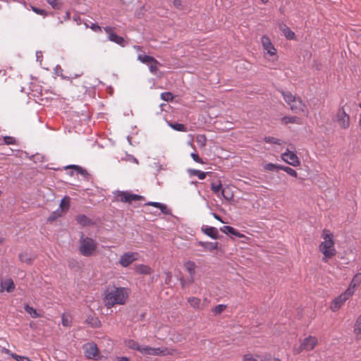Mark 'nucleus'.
<instances>
[{
    "label": "nucleus",
    "instance_id": "obj_24",
    "mask_svg": "<svg viewBox=\"0 0 361 361\" xmlns=\"http://www.w3.org/2000/svg\"><path fill=\"white\" fill-rule=\"evenodd\" d=\"M135 271L140 274L149 275L152 273L151 267L145 264H137L135 267Z\"/></svg>",
    "mask_w": 361,
    "mask_h": 361
},
{
    "label": "nucleus",
    "instance_id": "obj_27",
    "mask_svg": "<svg viewBox=\"0 0 361 361\" xmlns=\"http://www.w3.org/2000/svg\"><path fill=\"white\" fill-rule=\"evenodd\" d=\"M353 334L356 339H361V319L358 317L354 325Z\"/></svg>",
    "mask_w": 361,
    "mask_h": 361
},
{
    "label": "nucleus",
    "instance_id": "obj_58",
    "mask_svg": "<svg viewBox=\"0 0 361 361\" xmlns=\"http://www.w3.org/2000/svg\"><path fill=\"white\" fill-rule=\"evenodd\" d=\"M36 56H37V60H39V58L42 57V53L41 51H37Z\"/></svg>",
    "mask_w": 361,
    "mask_h": 361
},
{
    "label": "nucleus",
    "instance_id": "obj_1",
    "mask_svg": "<svg viewBox=\"0 0 361 361\" xmlns=\"http://www.w3.org/2000/svg\"><path fill=\"white\" fill-rule=\"evenodd\" d=\"M129 296V290L124 287H109L104 293V302L107 308L115 305L126 304Z\"/></svg>",
    "mask_w": 361,
    "mask_h": 361
},
{
    "label": "nucleus",
    "instance_id": "obj_55",
    "mask_svg": "<svg viewBox=\"0 0 361 361\" xmlns=\"http://www.w3.org/2000/svg\"><path fill=\"white\" fill-rule=\"evenodd\" d=\"M202 302H204V309L210 303V300L208 298H205L203 300H202Z\"/></svg>",
    "mask_w": 361,
    "mask_h": 361
},
{
    "label": "nucleus",
    "instance_id": "obj_51",
    "mask_svg": "<svg viewBox=\"0 0 361 361\" xmlns=\"http://www.w3.org/2000/svg\"><path fill=\"white\" fill-rule=\"evenodd\" d=\"M190 156L195 162H197V163H200L202 164H204L203 160L199 157V155L193 152L190 154Z\"/></svg>",
    "mask_w": 361,
    "mask_h": 361
},
{
    "label": "nucleus",
    "instance_id": "obj_36",
    "mask_svg": "<svg viewBox=\"0 0 361 361\" xmlns=\"http://www.w3.org/2000/svg\"><path fill=\"white\" fill-rule=\"evenodd\" d=\"M70 206V198L68 197H63L60 203V209L61 212L68 210Z\"/></svg>",
    "mask_w": 361,
    "mask_h": 361
},
{
    "label": "nucleus",
    "instance_id": "obj_32",
    "mask_svg": "<svg viewBox=\"0 0 361 361\" xmlns=\"http://www.w3.org/2000/svg\"><path fill=\"white\" fill-rule=\"evenodd\" d=\"M189 173L192 176H196L198 177L200 180H203L206 178L207 173L206 172L201 171L197 169H190L188 171Z\"/></svg>",
    "mask_w": 361,
    "mask_h": 361
},
{
    "label": "nucleus",
    "instance_id": "obj_28",
    "mask_svg": "<svg viewBox=\"0 0 361 361\" xmlns=\"http://www.w3.org/2000/svg\"><path fill=\"white\" fill-rule=\"evenodd\" d=\"M282 121L285 124H288V123L300 124L301 123L300 118L297 116H284L282 118Z\"/></svg>",
    "mask_w": 361,
    "mask_h": 361
},
{
    "label": "nucleus",
    "instance_id": "obj_60",
    "mask_svg": "<svg viewBox=\"0 0 361 361\" xmlns=\"http://www.w3.org/2000/svg\"><path fill=\"white\" fill-rule=\"evenodd\" d=\"M6 71L5 70H0V73H2L4 75H6Z\"/></svg>",
    "mask_w": 361,
    "mask_h": 361
},
{
    "label": "nucleus",
    "instance_id": "obj_53",
    "mask_svg": "<svg viewBox=\"0 0 361 361\" xmlns=\"http://www.w3.org/2000/svg\"><path fill=\"white\" fill-rule=\"evenodd\" d=\"M71 167L75 169V170H77L78 172L80 173L82 175H85V174L87 173L85 170L82 169L81 167H80L78 166L73 165V166H71Z\"/></svg>",
    "mask_w": 361,
    "mask_h": 361
},
{
    "label": "nucleus",
    "instance_id": "obj_63",
    "mask_svg": "<svg viewBox=\"0 0 361 361\" xmlns=\"http://www.w3.org/2000/svg\"><path fill=\"white\" fill-rule=\"evenodd\" d=\"M1 195V191H0V196Z\"/></svg>",
    "mask_w": 361,
    "mask_h": 361
},
{
    "label": "nucleus",
    "instance_id": "obj_57",
    "mask_svg": "<svg viewBox=\"0 0 361 361\" xmlns=\"http://www.w3.org/2000/svg\"><path fill=\"white\" fill-rule=\"evenodd\" d=\"M214 217L216 219H217L218 221H221V222H222V223H224V222L222 221L221 218L219 215H217V214H214Z\"/></svg>",
    "mask_w": 361,
    "mask_h": 361
},
{
    "label": "nucleus",
    "instance_id": "obj_59",
    "mask_svg": "<svg viewBox=\"0 0 361 361\" xmlns=\"http://www.w3.org/2000/svg\"><path fill=\"white\" fill-rule=\"evenodd\" d=\"M166 275L168 276L169 280L170 281L171 280V273L170 272H167Z\"/></svg>",
    "mask_w": 361,
    "mask_h": 361
},
{
    "label": "nucleus",
    "instance_id": "obj_39",
    "mask_svg": "<svg viewBox=\"0 0 361 361\" xmlns=\"http://www.w3.org/2000/svg\"><path fill=\"white\" fill-rule=\"evenodd\" d=\"M264 140L267 143L276 144L279 145H282L283 142L282 140L271 136L265 137Z\"/></svg>",
    "mask_w": 361,
    "mask_h": 361
},
{
    "label": "nucleus",
    "instance_id": "obj_18",
    "mask_svg": "<svg viewBox=\"0 0 361 361\" xmlns=\"http://www.w3.org/2000/svg\"><path fill=\"white\" fill-rule=\"evenodd\" d=\"M123 343L126 348H128L130 350H137L142 354V349L144 348L145 345H140L137 341L131 338H127L124 340Z\"/></svg>",
    "mask_w": 361,
    "mask_h": 361
},
{
    "label": "nucleus",
    "instance_id": "obj_21",
    "mask_svg": "<svg viewBox=\"0 0 361 361\" xmlns=\"http://www.w3.org/2000/svg\"><path fill=\"white\" fill-rule=\"evenodd\" d=\"M15 289V284L11 279H7L1 283L0 292L6 290L8 293L13 292Z\"/></svg>",
    "mask_w": 361,
    "mask_h": 361
},
{
    "label": "nucleus",
    "instance_id": "obj_5",
    "mask_svg": "<svg viewBox=\"0 0 361 361\" xmlns=\"http://www.w3.org/2000/svg\"><path fill=\"white\" fill-rule=\"evenodd\" d=\"M261 43L264 50V57L272 61L278 60L277 50L267 35L261 37Z\"/></svg>",
    "mask_w": 361,
    "mask_h": 361
},
{
    "label": "nucleus",
    "instance_id": "obj_29",
    "mask_svg": "<svg viewBox=\"0 0 361 361\" xmlns=\"http://www.w3.org/2000/svg\"><path fill=\"white\" fill-rule=\"evenodd\" d=\"M76 221L79 224L83 226H88L91 224V220L84 214L77 216Z\"/></svg>",
    "mask_w": 361,
    "mask_h": 361
},
{
    "label": "nucleus",
    "instance_id": "obj_7",
    "mask_svg": "<svg viewBox=\"0 0 361 361\" xmlns=\"http://www.w3.org/2000/svg\"><path fill=\"white\" fill-rule=\"evenodd\" d=\"M142 350V355L152 356L173 355L176 351L174 349L172 348H152L149 345H145Z\"/></svg>",
    "mask_w": 361,
    "mask_h": 361
},
{
    "label": "nucleus",
    "instance_id": "obj_61",
    "mask_svg": "<svg viewBox=\"0 0 361 361\" xmlns=\"http://www.w3.org/2000/svg\"><path fill=\"white\" fill-rule=\"evenodd\" d=\"M263 4H267L269 0H260Z\"/></svg>",
    "mask_w": 361,
    "mask_h": 361
},
{
    "label": "nucleus",
    "instance_id": "obj_23",
    "mask_svg": "<svg viewBox=\"0 0 361 361\" xmlns=\"http://www.w3.org/2000/svg\"><path fill=\"white\" fill-rule=\"evenodd\" d=\"M220 230L226 234L230 233V234H232L238 238H244L245 237L244 234L240 233L237 230H235L234 228H233L230 226H224L221 227Z\"/></svg>",
    "mask_w": 361,
    "mask_h": 361
},
{
    "label": "nucleus",
    "instance_id": "obj_43",
    "mask_svg": "<svg viewBox=\"0 0 361 361\" xmlns=\"http://www.w3.org/2000/svg\"><path fill=\"white\" fill-rule=\"evenodd\" d=\"M222 189H223L222 184H221V181H219L218 184L212 183L211 185V190L215 194H217L218 192H219V191L221 190Z\"/></svg>",
    "mask_w": 361,
    "mask_h": 361
},
{
    "label": "nucleus",
    "instance_id": "obj_56",
    "mask_svg": "<svg viewBox=\"0 0 361 361\" xmlns=\"http://www.w3.org/2000/svg\"><path fill=\"white\" fill-rule=\"evenodd\" d=\"M118 361H130V360L127 357H118Z\"/></svg>",
    "mask_w": 361,
    "mask_h": 361
},
{
    "label": "nucleus",
    "instance_id": "obj_9",
    "mask_svg": "<svg viewBox=\"0 0 361 361\" xmlns=\"http://www.w3.org/2000/svg\"><path fill=\"white\" fill-rule=\"evenodd\" d=\"M137 59L147 65L150 72L153 74H156L159 71V67L161 66V63L156 59L148 55L140 54L137 56Z\"/></svg>",
    "mask_w": 361,
    "mask_h": 361
},
{
    "label": "nucleus",
    "instance_id": "obj_11",
    "mask_svg": "<svg viewBox=\"0 0 361 361\" xmlns=\"http://www.w3.org/2000/svg\"><path fill=\"white\" fill-rule=\"evenodd\" d=\"M335 121L342 129H347L350 127V116L345 111L343 107L338 109L335 117Z\"/></svg>",
    "mask_w": 361,
    "mask_h": 361
},
{
    "label": "nucleus",
    "instance_id": "obj_26",
    "mask_svg": "<svg viewBox=\"0 0 361 361\" xmlns=\"http://www.w3.org/2000/svg\"><path fill=\"white\" fill-rule=\"evenodd\" d=\"M198 245L204 248V250L212 251L218 248L219 243L217 242H202L199 241Z\"/></svg>",
    "mask_w": 361,
    "mask_h": 361
},
{
    "label": "nucleus",
    "instance_id": "obj_13",
    "mask_svg": "<svg viewBox=\"0 0 361 361\" xmlns=\"http://www.w3.org/2000/svg\"><path fill=\"white\" fill-rule=\"evenodd\" d=\"M281 159L286 163L293 166H298L300 165V159L298 157L294 152L289 150L288 149L281 154Z\"/></svg>",
    "mask_w": 361,
    "mask_h": 361
},
{
    "label": "nucleus",
    "instance_id": "obj_42",
    "mask_svg": "<svg viewBox=\"0 0 361 361\" xmlns=\"http://www.w3.org/2000/svg\"><path fill=\"white\" fill-rule=\"evenodd\" d=\"M47 1L54 9H60L62 6L60 0H47Z\"/></svg>",
    "mask_w": 361,
    "mask_h": 361
},
{
    "label": "nucleus",
    "instance_id": "obj_15",
    "mask_svg": "<svg viewBox=\"0 0 361 361\" xmlns=\"http://www.w3.org/2000/svg\"><path fill=\"white\" fill-rule=\"evenodd\" d=\"M84 353L87 359L97 360L99 358V350L94 343H87L84 345Z\"/></svg>",
    "mask_w": 361,
    "mask_h": 361
},
{
    "label": "nucleus",
    "instance_id": "obj_45",
    "mask_svg": "<svg viewBox=\"0 0 361 361\" xmlns=\"http://www.w3.org/2000/svg\"><path fill=\"white\" fill-rule=\"evenodd\" d=\"M62 324L63 326H70L71 324V319L68 315L63 314L62 315Z\"/></svg>",
    "mask_w": 361,
    "mask_h": 361
},
{
    "label": "nucleus",
    "instance_id": "obj_20",
    "mask_svg": "<svg viewBox=\"0 0 361 361\" xmlns=\"http://www.w3.org/2000/svg\"><path fill=\"white\" fill-rule=\"evenodd\" d=\"M361 283V273L356 274L354 277L353 278L349 287L347 288L346 290H350L352 293V295L355 293V288L357 286H359Z\"/></svg>",
    "mask_w": 361,
    "mask_h": 361
},
{
    "label": "nucleus",
    "instance_id": "obj_19",
    "mask_svg": "<svg viewBox=\"0 0 361 361\" xmlns=\"http://www.w3.org/2000/svg\"><path fill=\"white\" fill-rule=\"evenodd\" d=\"M242 361H265V355L247 352L243 355Z\"/></svg>",
    "mask_w": 361,
    "mask_h": 361
},
{
    "label": "nucleus",
    "instance_id": "obj_17",
    "mask_svg": "<svg viewBox=\"0 0 361 361\" xmlns=\"http://www.w3.org/2000/svg\"><path fill=\"white\" fill-rule=\"evenodd\" d=\"M104 31L109 35L108 39L119 45H123L124 43V39L122 37L117 35L114 32V29L111 27H105Z\"/></svg>",
    "mask_w": 361,
    "mask_h": 361
},
{
    "label": "nucleus",
    "instance_id": "obj_12",
    "mask_svg": "<svg viewBox=\"0 0 361 361\" xmlns=\"http://www.w3.org/2000/svg\"><path fill=\"white\" fill-rule=\"evenodd\" d=\"M116 197L122 202L131 203L132 202L143 200L145 198L141 195L132 194L128 192L119 191L117 192Z\"/></svg>",
    "mask_w": 361,
    "mask_h": 361
},
{
    "label": "nucleus",
    "instance_id": "obj_22",
    "mask_svg": "<svg viewBox=\"0 0 361 361\" xmlns=\"http://www.w3.org/2000/svg\"><path fill=\"white\" fill-rule=\"evenodd\" d=\"M279 29L288 39H294L295 38V33L286 25L281 24Z\"/></svg>",
    "mask_w": 361,
    "mask_h": 361
},
{
    "label": "nucleus",
    "instance_id": "obj_47",
    "mask_svg": "<svg viewBox=\"0 0 361 361\" xmlns=\"http://www.w3.org/2000/svg\"><path fill=\"white\" fill-rule=\"evenodd\" d=\"M11 357L17 360V361H32L29 357H24V356H21V355H18L17 354H15V353H12L11 354Z\"/></svg>",
    "mask_w": 361,
    "mask_h": 361
},
{
    "label": "nucleus",
    "instance_id": "obj_40",
    "mask_svg": "<svg viewBox=\"0 0 361 361\" xmlns=\"http://www.w3.org/2000/svg\"><path fill=\"white\" fill-rule=\"evenodd\" d=\"M196 142L200 147H204L207 144V137L205 135H198L196 137Z\"/></svg>",
    "mask_w": 361,
    "mask_h": 361
},
{
    "label": "nucleus",
    "instance_id": "obj_35",
    "mask_svg": "<svg viewBox=\"0 0 361 361\" xmlns=\"http://www.w3.org/2000/svg\"><path fill=\"white\" fill-rule=\"evenodd\" d=\"M226 308H227L226 305L221 304V305L214 306L212 309V312H213V314L214 315H219V314H221L224 311H225Z\"/></svg>",
    "mask_w": 361,
    "mask_h": 361
},
{
    "label": "nucleus",
    "instance_id": "obj_10",
    "mask_svg": "<svg viewBox=\"0 0 361 361\" xmlns=\"http://www.w3.org/2000/svg\"><path fill=\"white\" fill-rule=\"evenodd\" d=\"M352 296V293L350 290H345L339 296L336 297L332 300L330 305V309L332 312L338 311L345 302L350 297Z\"/></svg>",
    "mask_w": 361,
    "mask_h": 361
},
{
    "label": "nucleus",
    "instance_id": "obj_50",
    "mask_svg": "<svg viewBox=\"0 0 361 361\" xmlns=\"http://www.w3.org/2000/svg\"><path fill=\"white\" fill-rule=\"evenodd\" d=\"M61 215V212H59V211L53 212L48 218V220L50 221H53L55 219H56L59 216Z\"/></svg>",
    "mask_w": 361,
    "mask_h": 361
},
{
    "label": "nucleus",
    "instance_id": "obj_37",
    "mask_svg": "<svg viewBox=\"0 0 361 361\" xmlns=\"http://www.w3.org/2000/svg\"><path fill=\"white\" fill-rule=\"evenodd\" d=\"M280 170L286 172L288 175H290L292 177L297 178L298 176V173L296 172V171L289 166L281 165L280 167Z\"/></svg>",
    "mask_w": 361,
    "mask_h": 361
},
{
    "label": "nucleus",
    "instance_id": "obj_64",
    "mask_svg": "<svg viewBox=\"0 0 361 361\" xmlns=\"http://www.w3.org/2000/svg\"><path fill=\"white\" fill-rule=\"evenodd\" d=\"M360 106L361 107V104H360Z\"/></svg>",
    "mask_w": 361,
    "mask_h": 361
},
{
    "label": "nucleus",
    "instance_id": "obj_52",
    "mask_svg": "<svg viewBox=\"0 0 361 361\" xmlns=\"http://www.w3.org/2000/svg\"><path fill=\"white\" fill-rule=\"evenodd\" d=\"M88 322L91 324V325L94 327H97L100 324V322L97 318H91V319H90Z\"/></svg>",
    "mask_w": 361,
    "mask_h": 361
},
{
    "label": "nucleus",
    "instance_id": "obj_14",
    "mask_svg": "<svg viewBox=\"0 0 361 361\" xmlns=\"http://www.w3.org/2000/svg\"><path fill=\"white\" fill-rule=\"evenodd\" d=\"M139 254L135 252H126L119 259V264L123 267H127L133 262L137 260Z\"/></svg>",
    "mask_w": 361,
    "mask_h": 361
},
{
    "label": "nucleus",
    "instance_id": "obj_31",
    "mask_svg": "<svg viewBox=\"0 0 361 361\" xmlns=\"http://www.w3.org/2000/svg\"><path fill=\"white\" fill-rule=\"evenodd\" d=\"M281 166V165H277L272 163H267L263 165V168L265 171H277L280 170Z\"/></svg>",
    "mask_w": 361,
    "mask_h": 361
},
{
    "label": "nucleus",
    "instance_id": "obj_49",
    "mask_svg": "<svg viewBox=\"0 0 361 361\" xmlns=\"http://www.w3.org/2000/svg\"><path fill=\"white\" fill-rule=\"evenodd\" d=\"M31 8L35 13L41 16H47V13L43 9L38 8L37 7L31 6Z\"/></svg>",
    "mask_w": 361,
    "mask_h": 361
},
{
    "label": "nucleus",
    "instance_id": "obj_4",
    "mask_svg": "<svg viewBox=\"0 0 361 361\" xmlns=\"http://www.w3.org/2000/svg\"><path fill=\"white\" fill-rule=\"evenodd\" d=\"M283 99L290 106V109L296 113H303L307 111V106L299 97H296L288 91H281Z\"/></svg>",
    "mask_w": 361,
    "mask_h": 361
},
{
    "label": "nucleus",
    "instance_id": "obj_33",
    "mask_svg": "<svg viewBox=\"0 0 361 361\" xmlns=\"http://www.w3.org/2000/svg\"><path fill=\"white\" fill-rule=\"evenodd\" d=\"M25 310L27 312L32 318H39L41 317L40 314H39L35 309L32 307H30L28 305L25 306Z\"/></svg>",
    "mask_w": 361,
    "mask_h": 361
},
{
    "label": "nucleus",
    "instance_id": "obj_25",
    "mask_svg": "<svg viewBox=\"0 0 361 361\" xmlns=\"http://www.w3.org/2000/svg\"><path fill=\"white\" fill-rule=\"evenodd\" d=\"M203 233L213 239L219 238V231L215 227L207 226L202 228Z\"/></svg>",
    "mask_w": 361,
    "mask_h": 361
},
{
    "label": "nucleus",
    "instance_id": "obj_41",
    "mask_svg": "<svg viewBox=\"0 0 361 361\" xmlns=\"http://www.w3.org/2000/svg\"><path fill=\"white\" fill-rule=\"evenodd\" d=\"M19 259L23 262L31 264L33 260V258L30 257L27 253H20L19 255Z\"/></svg>",
    "mask_w": 361,
    "mask_h": 361
},
{
    "label": "nucleus",
    "instance_id": "obj_30",
    "mask_svg": "<svg viewBox=\"0 0 361 361\" xmlns=\"http://www.w3.org/2000/svg\"><path fill=\"white\" fill-rule=\"evenodd\" d=\"M221 195L227 201L231 200L233 197V192L229 187H225L221 190Z\"/></svg>",
    "mask_w": 361,
    "mask_h": 361
},
{
    "label": "nucleus",
    "instance_id": "obj_8",
    "mask_svg": "<svg viewBox=\"0 0 361 361\" xmlns=\"http://www.w3.org/2000/svg\"><path fill=\"white\" fill-rule=\"evenodd\" d=\"M184 267L185 270L189 273L190 276L187 280H184L183 279H180L182 288H185V286L192 284L195 281V270L197 266L194 262L188 260L184 263Z\"/></svg>",
    "mask_w": 361,
    "mask_h": 361
},
{
    "label": "nucleus",
    "instance_id": "obj_2",
    "mask_svg": "<svg viewBox=\"0 0 361 361\" xmlns=\"http://www.w3.org/2000/svg\"><path fill=\"white\" fill-rule=\"evenodd\" d=\"M321 237L322 241L319 245V250L323 255L322 262L326 263L330 259L334 257L337 252L334 235L329 230L325 228L322 231Z\"/></svg>",
    "mask_w": 361,
    "mask_h": 361
},
{
    "label": "nucleus",
    "instance_id": "obj_34",
    "mask_svg": "<svg viewBox=\"0 0 361 361\" xmlns=\"http://www.w3.org/2000/svg\"><path fill=\"white\" fill-rule=\"evenodd\" d=\"M147 204L152 205L153 207L160 209L161 212L164 214H169V209L165 204H163L159 202H148Z\"/></svg>",
    "mask_w": 361,
    "mask_h": 361
},
{
    "label": "nucleus",
    "instance_id": "obj_38",
    "mask_svg": "<svg viewBox=\"0 0 361 361\" xmlns=\"http://www.w3.org/2000/svg\"><path fill=\"white\" fill-rule=\"evenodd\" d=\"M169 126L173 130H177V131H180V132H186L187 131V128L183 124H181V123H169Z\"/></svg>",
    "mask_w": 361,
    "mask_h": 361
},
{
    "label": "nucleus",
    "instance_id": "obj_46",
    "mask_svg": "<svg viewBox=\"0 0 361 361\" xmlns=\"http://www.w3.org/2000/svg\"><path fill=\"white\" fill-rule=\"evenodd\" d=\"M173 4L178 10L181 11L184 9L183 0H173Z\"/></svg>",
    "mask_w": 361,
    "mask_h": 361
},
{
    "label": "nucleus",
    "instance_id": "obj_62",
    "mask_svg": "<svg viewBox=\"0 0 361 361\" xmlns=\"http://www.w3.org/2000/svg\"><path fill=\"white\" fill-rule=\"evenodd\" d=\"M134 161H135V163H137V164L138 163V161H137V160L136 159H134Z\"/></svg>",
    "mask_w": 361,
    "mask_h": 361
},
{
    "label": "nucleus",
    "instance_id": "obj_16",
    "mask_svg": "<svg viewBox=\"0 0 361 361\" xmlns=\"http://www.w3.org/2000/svg\"><path fill=\"white\" fill-rule=\"evenodd\" d=\"M187 302L190 307L196 311H202L204 310V302L202 299L195 296H189L186 298Z\"/></svg>",
    "mask_w": 361,
    "mask_h": 361
},
{
    "label": "nucleus",
    "instance_id": "obj_54",
    "mask_svg": "<svg viewBox=\"0 0 361 361\" xmlns=\"http://www.w3.org/2000/svg\"><path fill=\"white\" fill-rule=\"evenodd\" d=\"M90 27L94 32H102V27L97 24H92Z\"/></svg>",
    "mask_w": 361,
    "mask_h": 361
},
{
    "label": "nucleus",
    "instance_id": "obj_48",
    "mask_svg": "<svg viewBox=\"0 0 361 361\" xmlns=\"http://www.w3.org/2000/svg\"><path fill=\"white\" fill-rule=\"evenodd\" d=\"M4 141L6 145H15L16 139L11 136H4Z\"/></svg>",
    "mask_w": 361,
    "mask_h": 361
},
{
    "label": "nucleus",
    "instance_id": "obj_44",
    "mask_svg": "<svg viewBox=\"0 0 361 361\" xmlns=\"http://www.w3.org/2000/svg\"><path fill=\"white\" fill-rule=\"evenodd\" d=\"M161 98L166 102H171L173 99V96L171 92H166L161 94Z\"/></svg>",
    "mask_w": 361,
    "mask_h": 361
},
{
    "label": "nucleus",
    "instance_id": "obj_3",
    "mask_svg": "<svg viewBox=\"0 0 361 361\" xmlns=\"http://www.w3.org/2000/svg\"><path fill=\"white\" fill-rule=\"evenodd\" d=\"M98 243L92 238L81 235L78 242V251L84 257H92L97 252Z\"/></svg>",
    "mask_w": 361,
    "mask_h": 361
},
{
    "label": "nucleus",
    "instance_id": "obj_6",
    "mask_svg": "<svg viewBox=\"0 0 361 361\" xmlns=\"http://www.w3.org/2000/svg\"><path fill=\"white\" fill-rule=\"evenodd\" d=\"M318 338L316 336H309L305 338L300 343L299 348H295V354H299L302 351H311L318 345Z\"/></svg>",
    "mask_w": 361,
    "mask_h": 361
}]
</instances>
